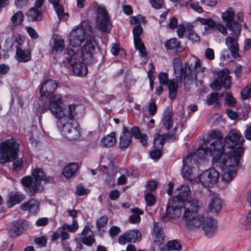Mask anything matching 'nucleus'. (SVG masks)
Here are the masks:
<instances>
[{
    "instance_id": "49",
    "label": "nucleus",
    "mask_w": 251,
    "mask_h": 251,
    "mask_svg": "<svg viewBox=\"0 0 251 251\" xmlns=\"http://www.w3.org/2000/svg\"><path fill=\"white\" fill-rule=\"evenodd\" d=\"M34 241L35 244L39 247L42 248L46 246L47 243V239L45 236H42L39 237L35 238Z\"/></svg>"
},
{
    "instance_id": "32",
    "label": "nucleus",
    "mask_w": 251,
    "mask_h": 251,
    "mask_svg": "<svg viewBox=\"0 0 251 251\" xmlns=\"http://www.w3.org/2000/svg\"><path fill=\"white\" fill-rule=\"evenodd\" d=\"M16 59L21 62H26L31 59V52L29 50H23L21 47L16 46Z\"/></svg>"
},
{
    "instance_id": "54",
    "label": "nucleus",
    "mask_w": 251,
    "mask_h": 251,
    "mask_svg": "<svg viewBox=\"0 0 251 251\" xmlns=\"http://www.w3.org/2000/svg\"><path fill=\"white\" fill-rule=\"evenodd\" d=\"M225 100L228 105L230 107H234L236 104V101L234 97L228 93L226 94Z\"/></svg>"
},
{
    "instance_id": "2",
    "label": "nucleus",
    "mask_w": 251,
    "mask_h": 251,
    "mask_svg": "<svg viewBox=\"0 0 251 251\" xmlns=\"http://www.w3.org/2000/svg\"><path fill=\"white\" fill-rule=\"evenodd\" d=\"M63 100L60 95L50 98L49 110L58 118L57 125L62 135L69 140H75L80 136V128L74 117L75 105L70 104L68 108L63 106Z\"/></svg>"
},
{
    "instance_id": "45",
    "label": "nucleus",
    "mask_w": 251,
    "mask_h": 251,
    "mask_svg": "<svg viewBox=\"0 0 251 251\" xmlns=\"http://www.w3.org/2000/svg\"><path fill=\"white\" fill-rule=\"evenodd\" d=\"M241 98L242 100H246L251 98V85H247L241 92Z\"/></svg>"
},
{
    "instance_id": "48",
    "label": "nucleus",
    "mask_w": 251,
    "mask_h": 251,
    "mask_svg": "<svg viewBox=\"0 0 251 251\" xmlns=\"http://www.w3.org/2000/svg\"><path fill=\"white\" fill-rule=\"evenodd\" d=\"M25 41V38L24 36L21 35H18L14 37L13 43L10 45V47L11 48L13 45H15L16 48L17 46L21 47L24 44Z\"/></svg>"
},
{
    "instance_id": "57",
    "label": "nucleus",
    "mask_w": 251,
    "mask_h": 251,
    "mask_svg": "<svg viewBox=\"0 0 251 251\" xmlns=\"http://www.w3.org/2000/svg\"><path fill=\"white\" fill-rule=\"evenodd\" d=\"M161 156V151L160 148L152 151L150 153V156L153 159H158Z\"/></svg>"
},
{
    "instance_id": "56",
    "label": "nucleus",
    "mask_w": 251,
    "mask_h": 251,
    "mask_svg": "<svg viewBox=\"0 0 251 251\" xmlns=\"http://www.w3.org/2000/svg\"><path fill=\"white\" fill-rule=\"evenodd\" d=\"M152 7L155 9H160L162 8L164 0H150Z\"/></svg>"
},
{
    "instance_id": "6",
    "label": "nucleus",
    "mask_w": 251,
    "mask_h": 251,
    "mask_svg": "<svg viewBox=\"0 0 251 251\" xmlns=\"http://www.w3.org/2000/svg\"><path fill=\"white\" fill-rule=\"evenodd\" d=\"M32 175L27 176L21 179V183L25 186V190L28 195L32 196L36 193L42 192L44 190V187L41 182H53L54 179L52 177H47L45 173L42 169H35Z\"/></svg>"
},
{
    "instance_id": "10",
    "label": "nucleus",
    "mask_w": 251,
    "mask_h": 251,
    "mask_svg": "<svg viewBox=\"0 0 251 251\" xmlns=\"http://www.w3.org/2000/svg\"><path fill=\"white\" fill-rule=\"evenodd\" d=\"M184 202L178 198H171L168 201L165 215L162 218V220L166 221V218L176 219L179 218L183 208Z\"/></svg>"
},
{
    "instance_id": "31",
    "label": "nucleus",
    "mask_w": 251,
    "mask_h": 251,
    "mask_svg": "<svg viewBox=\"0 0 251 251\" xmlns=\"http://www.w3.org/2000/svg\"><path fill=\"white\" fill-rule=\"evenodd\" d=\"M116 142V133L115 132H112L101 139L100 145L105 148H111L115 145Z\"/></svg>"
},
{
    "instance_id": "64",
    "label": "nucleus",
    "mask_w": 251,
    "mask_h": 251,
    "mask_svg": "<svg viewBox=\"0 0 251 251\" xmlns=\"http://www.w3.org/2000/svg\"><path fill=\"white\" fill-rule=\"evenodd\" d=\"M126 176H130V173L127 172L126 175H123L118 178L117 183L119 185H123L126 183Z\"/></svg>"
},
{
    "instance_id": "19",
    "label": "nucleus",
    "mask_w": 251,
    "mask_h": 251,
    "mask_svg": "<svg viewBox=\"0 0 251 251\" xmlns=\"http://www.w3.org/2000/svg\"><path fill=\"white\" fill-rule=\"evenodd\" d=\"M57 85L58 84L55 80L52 79L47 80L45 82L42 87L40 88V92L41 95L45 97H50V98L56 95H52V94L54 92ZM49 105L50 103L48 106L44 107V108L46 110L49 109L48 108Z\"/></svg>"
},
{
    "instance_id": "27",
    "label": "nucleus",
    "mask_w": 251,
    "mask_h": 251,
    "mask_svg": "<svg viewBox=\"0 0 251 251\" xmlns=\"http://www.w3.org/2000/svg\"><path fill=\"white\" fill-rule=\"evenodd\" d=\"M196 20L200 22L202 25H205L203 32L204 34L211 33L216 26V22L211 18L204 19L198 17Z\"/></svg>"
},
{
    "instance_id": "7",
    "label": "nucleus",
    "mask_w": 251,
    "mask_h": 251,
    "mask_svg": "<svg viewBox=\"0 0 251 251\" xmlns=\"http://www.w3.org/2000/svg\"><path fill=\"white\" fill-rule=\"evenodd\" d=\"M132 136L139 139L143 146L147 145L148 136L146 134L142 133L138 127L134 126L129 130L124 126L123 128V135L120 139L119 144L121 149L125 150L129 146L132 141Z\"/></svg>"
},
{
    "instance_id": "11",
    "label": "nucleus",
    "mask_w": 251,
    "mask_h": 251,
    "mask_svg": "<svg viewBox=\"0 0 251 251\" xmlns=\"http://www.w3.org/2000/svg\"><path fill=\"white\" fill-rule=\"evenodd\" d=\"M96 25L98 28L101 32L108 33L111 30L112 24L110 17L103 7H97Z\"/></svg>"
},
{
    "instance_id": "43",
    "label": "nucleus",
    "mask_w": 251,
    "mask_h": 251,
    "mask_svg": "<svg viewBox=\"0 0 251 251\" xmlns=\"http://www.w3.org/2000/svg\"><path fill=\"white\" fill-rule=\"evenodd\" d=\"M201 61L198 59L196 58L194 61V64H193V67H192V73L195 74L197 76V73L200 72L203 73L205 71L207 68L205 67L201 66ZM197 78L193 79L192 80H196Z\"/></svg>"
},
{
    "instance_id": "15",
    "label": "nucleus",
    "mask_w": 251,
    "mask_h": 251,
    "mask_svg": "<svg viewBox=\"0 0 251 251\" xmlns=\"http://www.w3.org/2000/svg\"><path fill=\"white\" fill-rule=\"evenodd\" d=\"M196 164V161L191 155H187L183 159V166L181 169V175L185 179L191 182H196V179L193 174L192 166Z\"/></svg>"
},
{
    "instance_id": "39",
    "label": "nucleus",
    "mask_w": 251,
    "mask_h": 251,
    "mask_svg": "<svg viewBox=\"0 0 251 251\" xmlns=\"http://www.w3.org/2000/svg\"><path fill=\"white\" fill-rule=\"evenodd\" d=\"M26 222L25 221H22L21 222H16L12 227L11 228V231L15 235H19L21 234L24 230L25 226V223Z\"/></svg>"
},
{
    "instance_id": "52",
    "label": "nucleus",
    "mask_w": 251,
    "mask_h": 251,
    "mask_svg": "<svg viewBox=\"0 0 251 251\" xmlns=\"http://www.w3.org/2000/svg\"><path fill=\"white\" fill-rule=\"evenodd\" d=\"M218 98L219 94L217 92L212 93L208 97L206 102L208 105H212L217 101Z\"/></svg>"
},
{
    "instance_id": "63",
    "label": "nucleus",
    "mask_w": 251,
    "mask_h": 251,
    "mask_svg": "<svg viewBox=\"0 0 251 251\" xmlns=\"http://www.w3.org/2000/svg\"><path fill=\"white\" fill-rule=\"evenodd\" d=\"M157 187V183L156 181L152 180L150 181L146 185V188L147 189L151 191H154L156 189Z\"/></svg>"
},
{
    "instance_id": "38",
    "label": "nucleus",
    "mask_w": 251,
    "mask_h": 251,
    "mask_svg": "<svg viewBox=\"0 0 251 251\" xmlns=\"http://www.w3.org/2000/svg\"><path fill=\"white\" fill-rule=\"evenodd\" d=\"M78 168V166L77 164L70 163L63 169L62 174L65 177L69 178L75 174Z\"/></svg>"
},
{
    "instance_id": "3",
    "label": "nucleus",
    "mask_w": 251,
    "mask_h": 251,
    "mask_svg": "<svg viewBox=\"0 0 251 251\" xmlns=\"http://www.w3.org/2000/svg\"><path fill=\"white\" fill-rule=\"evenodd\" d=\"M92 27L88 21L82 22L70 35L69 47L78 48L85 40V44L81 47V57L86 63L90 64L92 61L93 54L97 44L92 35Z\"/></svg>"
},
{
    "instance_id": "42",
    "label": "nucleus",
    "mask_w": 251,
    "mask_h": 251,
    "mask_svg": "<svg viewBox=\"0 0 251 251\" xmlns=\"http://www.w3.org/2000/svg\"><path fill=\"white\" fill-rule=\"evenodd\" d=\"M78 228V224L76 220H73L71 225L64 224L58 227V230H66L71 232H75Z\"/></svg>"
},
{
    "instance_id": "8",
    "label": "nucleus",
    "mask_w": 251,
    "mask_h": 251,
    "mask_svg": "<svg viewBox=\"0 0 251 251\" xmlns=\"http://www.w3.org/2000/svg\"><path fill=\"white\" fill-rule=\"evenodd\" d=\"M244 141L243 136H242L239 131L236 129L231 130L225 139H223V144L226 154L227 156L230 155L232 156V162L234 161L233 150L238 148H242L244 150V148L242 146H239L236 148H234V147L238 145H240Z\"/></svg>"
},
{
    "instance_id": "53",
    "label": "nucleus",
    "mask_w": 251,
    "mask_h": 251,
    "mask_svg": "<svg viewBox=\"0 0 251 251\" xmlns=\"http://www.w3.org/2000/svg\"><path fill=\"white\" fill-rule=\"evenodd\" d=\"M188 38L190 40L194 42H198L200 40V37L197 33L193 29L188 30Z\"/></svg>"
},
{
    "instance_id": "22",
    "label": "nucleus",
    "mask_w": 251,
    "mask_h": 251,
    "mask_svg": "<svg viewBox=\"0 0 251 251\" xmlns=\"http://www.w3.org/2000/svg\"><path fill=\"white\" fill-rule=\"evenodd\" d=\"M176 129L174 128L172 130L173 133L170 134H165L161 135L159 133H156L154 135V146L156 148H162L163 147L164 144L165 142H172L176 139V136L175 135V132Z\"/></svg>"
},
{
    "instance_id": "25",
    "label": "nucleus",
    "mask_w": 251,
    "mask_h": 251,
    "mask_svg": "<svg viewBox=\"0 0 251 251\" xmlns=\"http://www.w3.org/2000/svg\"><path fill=\"white\" fill-rule=\"evenodd\" d=\"M222 206L221 199L217 197H213L209 201L207 211L212 214H217L221 211Z\"/></svg>"
},
{
    "instance_id": "60",
    "label": "nucleus",
    "mask_w": 251,
    "mask_h": 251,
    "mask_svg": "<svg viewBox=\"0 0 251 251\" xmlns=\"http://www.w3.org/2000/svg\"><path fill=\"white\" fill-rule=\"evenodd\" d=\"M205 56L206 59L212 60L214 59V52L213 49L208 48L205 50Z\"/></svg>"
},
{
    "instance_id": "28",
    "label": "nucleus",
    "mask_w": 251,
    "mask_h": 251,
    "mask_svg": "<svg viewBox=\"0 0 251 251\" xmlns=\"http://www.w3.org/2000/svg\"><path fill=\"white\" fill-rule=\"evenodd\" d=\"M182 82V79H180V77H176V79L169 80L167 84L169 89V96L172 100L176 98L178 88V82Z\"/></svg>"
},
{
    "instance_id": "41",
    "label": "nucleus",
    "mask_w": 251,
    "mask_h": 251,
    "mask_svg": "<svg viewBox=\"0 0 251 251\" xmlns=\"http://www.w3.org/2000/svg\"><path fill=\"white\" fill-rule=\"evenodd\" d=\"M131 212L133 214L129 217V221L131 223H137L140 221V215H142L144 212L142 210L138 208L131 209Z\"/></svg>"
},
{
    "instance_id": "47",
    "label": "nucleus",
    "mask_w": 251,
    "mask_h": 251,
    "mask_svg": "<svg viewBox=\"0 0 251 251\" xmlns=\"http://www.w3.org/2000/svg\"><path fill=\"white\" fill-rule=\"evenodd\" d=\"M145 199L147 205L151 206L156 203V199L154 196L150 192H147L145 195Z\"/></svg>"
},
{
    "instance_id": "50",
    "label": "nucleus",
    "mask_w": 251,
    "mask_h": 251,
    "mask_svg": "<svg viewBox=\"0 0 251 251\" xmlns=\"http://www.w3.org/2000/svg\"><path fill=\"white\" fill-rule=\"evenodd\" d=\"M158 77L159 83L163 85H167L168 83V75L166 73L160 72L158 74Z\"/></svg>"
},
{
    "instance_id": "26",
    "label": "nucleus",
    "mask_w": 251,
    "mask_h": 251,
    "mask_svg": "<svg viewBox=\"0 0 251 251\" xmlns=\"http://www.w3.org/2000/svg\"><path fill=\"white\" fill-rule=\"evenodd\" d=\"M101 166L105 169V170L103 171L104 173L111 176H114L116 173V167L111 159L103 157L101 158Z\"/></svg>"
},
{
    "instance_id": "17",
    "label": "nucleus",
    "mask_w": 251,
    "mask_h": 251,
    "mask_svg": "<svg viewBox=\"0 0 251 251\" xmlns=\"http://www.w3.org/2000/svg\"><path fill=\"white\" fill-rule=\"evenodd\" d=\"M142 235L138 229H132L125 232L118 239L119 243L125 245L128 242L136 243L141 240Z\"/></svg>"
},
{
    "instance_id": "29",
    "label": "nucleus",
    "mask_w": 251,
    "mask_h": 251,
    "mask_svg": "<svg viewBox=\"0 0 251 251\" xmlns=\"http://www.w3.org/2000/svg\"><path fill=\"white\" fill-rule=\"evenodd\" d=\"M20 208L22 211H28L29 213H35L39 210V203L37 201L31 199L23 203Z\"/></svg>"
},
{
    "instance_id": "13",
    "label": "nucleus",
    "mask_w": 251,
    "mask_h": 251,
    "mask_svg": "<svg viewBox=\"0 0 251 251\" xmlns=\"http://www.w3.org/2000/svg\"><path fill=\"white\" fill-rule=\"evenodd\" d=\"M235 12L232 7H229L222 14V20L226 22L227 28L235 33L240 32L241 25L235 20Z\"/></svg>"
},
{
    "instance_id": "55",
    "label": "nucleus",
    "mask_w": 251,
    "mask_h": 251,
    "mask_svg": "<svg viewBox=\"0 0 251 251\" xmlns=\"http://www.w3.org/2000/svg\"><path fill=\"white\" fill-rule=\"evenodd\" d=\"M157 111V105L155 101L151 102L149 105L148 111L149 115L151 116L154 115Z\"/></svg>"
},
{
    "instance_id": "16",
    "label": "nucleus",
    "mask_w": 251,
    "mask_h": 251,
    "mask_svg": "<svg viewBox=\"0 0 251 251\" xmlns=\"http://www.w3.org/2000/svg\"><path fill=\"white\" fill-rule=\"evenodd\" d=\"M142 32L143 28L140 25L135 26L132 30L135 47L139 50L141 55L145 57L147 55V53L145 45L141 41V39L140 37Z\"/></svg>"
},
{
    "instance_id": "37",
    "label": "nucleus",
    "mask_w": 251,
    "mask_h": 251,
    "mask_svg": "<svg viewBox=\"0 0 251 251\" xmlns=\"http://www.w3.org/2000/svg\"><path fill=\"white\" fill-rule=\"evenodd\" d=\"M42 12L41 9L31 8L27 13V18L30 21H41L42 19Z\"/></svg>"
},
{
    "instance_id": "33",
    "label": "nucleus",
    "mask_w": 251,
    "mask_h": 251,
    "mask_svg": "<svg viewBox=\"0 0 251 251\" xmlns=\"http://www.w3.org/2000/svg\"><path fill=\"white\" fill-rule=\"evenodd\" d=\"M53 45L50 51L52 54L60 53L65 47L64 40L61 37H56L53 39Z\"/></svg>"
},
{
    "instance_id": "21",
    "label": "nucleus",
    "mask_w": 251,
    "mask_h": 251,
    "mask_svg": "<svg viewBox=\"0 0 251 251\" xmlns=\"http://www.w3.org/2000/svg\"><path fill=\"white\" fill-rule=\"evenodd\" d=\"M173 115L172 110L170 108L167 107L163 113L161 122L159 124L160 132L167 131L173 126Z\"/></svg>"
},
{
    "instance_id": "30",
    "label": "nucleus",
    "mask_w": 251,
    "mask_h": 251,
    "mask_svg": "<svg viewBox=\"0 0 251 251\" xmlns=\"http://www.w3.org/2000/svg\"><path fill=\"white\" fill-rule=\"evenodd\" d=\"M23 200V196L22 194L18 192H11L8 195L7 205L8 207H11L20 203Z\"/></svg>"
},
{
    "instance_id": "1",
    "label": "nucleus",
    "mask_w": 251,
    "mask_h": 251,
    "mask_svg": "<svg viewBox=\"0 0 251 251\" xmlns=\"http://www.w3.org/2000/svg\"><path fill=\"white\" fill-rule=\"evenodd\" d=\"M203 144L199 146L197 150L191 155L196 161L197 157L202 159L206 156H212L213 163L223 169L222 178L226 182L233 180L236 176V167H240L241 159L244 154L242 148H238L233 150L234 161L232 156L226 154L223 144L222 133L216 129L211 130L203 136Z\"/></svg>"
},
{
    "instance_id": "9",
    "label": "nucleus",
    "mask_w": 251,
    "mask_h": 251,
    "mask_svg": "<svg viewBox=\"0 0 251 251\" xmlns=\"http://www.w3.org/2000/svg\"><path fill=\"white\" fill-rule=\"evenodd\" d=\"M173 64L176 77H180V79H181L183 75L185 83H188L189 81H192L193 79L196 78V75L192 73V63L185 64L184 68L181 59L178 57H176L173 59Z\"/></svg>"
},
{
    "instance_id": "44",
    "label": "nucleus",
    "mask_w": 251,
    "mask_h": 251,
    "mask_svg": "<svg viewBox=\"0 0 251 251\" xmlns=\"http://www.w3.org/2000/svg\"><path fill=\"white\" fill-rule=\"evenodd\" d=\"M24 18V15L21 11H18L11 18V21L14 25H18L21 24Z\"/></svg>"
},
{
    "instance_id": "59",
    "label": "nucleus",
    "mask_w": 251,
    "mask_h": 251,
    "mask_svg": "<svg viewBox=\"0 0 251 251\" xmlns=\"http://www.w3.org/2000/svg\"><path fill=\"white\" fill-rule=\"evenodd\" d=\"M143 21V17L141 15H138L136 16H132L130 19V22L131 25H135L140 24Z\"/></svg>"
},
{
    "instance_id": "36",
    "label": "nucleus",
    "mask_w": 251,
    "mask_h": 251,
    "mask_svg": "<svg viewBox=\"0 0 251 251\" xmlns=\"http://www.w3.org/2000/svg\"><path fill=\"white\" fill-rule=\"evenodd\" d=\"M178 192L177 196L174 198H178L180 200L187 201L188 197L191 194L190 187L188 185H182L178 188Z\"/></svg>"
},
{
    "instance_id": "58",
    "label": "nucleus",
    "mask_w": 251,
    "mask_h": 251,
    "mask_svg": "<svg viewBox=\"0 0 251 251\" xmlns=\"http://www.w3.org/2000/svg\"><path fill=\"white\" fill-rule=\"evenodd\" d=\"M26 31L28 33L30 37L32 38L36 39L38 38V35L36 31L32 27L28 26L26 27Z\"/></svg>"
},
{
    "instance_id": "40",
    "label": "nucleus",
    "mask_w": 251,
    "mask_h": 251,
    "mask_svg": "<svg viewBox=\"0 0 251 251\" xmlns=\"http://www.w3.org/2000/svg\"><path fill=\"white\" fill-rule=\"evenodd\" d=\"M181 246L176 240L169 242L166 246L161 248V251H180Z\"/></svg>"
},
{
    "instance_id": "18",
    "label": "nucleus",
    "mask_w": 251,
    "mask_h": 251,
    "mask_svg": "<svg viewBox=\"0 0 251 251\" xmlns=\"http://www.w3.org/2000/svg\"><path fill=\"white\" fill-rule=\"evenodd\" d=\"M93 227L94 225L93 224L87 222L81 233L82 236L81 242L88 246H92L95 242L94 233L92 230Z\"/></svg>"
},
{
    "instance_id": "24",
    "label": "nucleus",
    "mask_w": 251,
    "mask_h": 251,
    "mask_svg": "<svg viewBox=\"0 0 251 251\" xmlns=\"http://www.w3.org/2000/svg\"><path fill=\"white\" fill-rule=\"evenodd\" d=\"M230 77L227 75H224L223 76H219L211 84V88L214 90H219L222 86L226 89L230 87Z\"/></svg>"
},
{
    "instance_id": "51",
    "label": "nucleus",
    "mask_w": 251,
    "mask_h": 251,
    "mask_svg": "<svg viewBox=\"0 0 251 251\" xmlns=\"http://www.w3.org/2000/svg\"><path fill=\"white\" fill-rule=\"evenodd\" d=\"M108 221V218L105 216H103L100 218L97 221V227L99 230H100V228L105 226Z\"/></svg>"
},
{
    "instance_id": "23",
    "label": "nucleus",
    "mask_w": 251,
    "mask_h": 251,
    "mask_svg": "<svg viewBox=\"0 0 251 251\" xmlns=\"http://www.w3.org/2000/svg\"><path fill=\"white\" fill-rule=\"evenodd\" d=\"M202 202L199 200L193 199L184 202V212L183 215L194 214L197 213L201 206Z\"/></svg>"
},
{
    "instance_id": "34",
    "label": "nucleus",
    "mask_w": 251,
    "mask_h": 251,
    "mask_svg": "<svg viewBox=\"0 0 251 251\" xmlns=\"http://www.w3.org/2000/svg\"><path fill=\"white\" fill-rule=\"evenodd\" d=\"M162 226L160 223H156L153 226V236L154 237V242L158 246L161 244L162 241L164 239V233L162 231Z\"/></svg>"
},
{
    "instance_id": "5",
    "label": "nucleus",
    "mask_w": 251,
    "mask_h": 251,
    "mask_svg": "<svg viewBox=\"0 0 251 251\" xmlns=\"http://www.w3.org/2000/svg\"><path fill=\"white\" fill-rule=\"evenodd\" d=\"M19 144L13 138L8 139L0 144V163L13 162V170L20 171L22 168L23 161L22 158L17 157L19 151Z\"/></svg>"
},
{
    "instance_id": "14",
    "label": "nucleus",
    "mask_w": 251,
    "mask_h": 251,
    "mask_svg": "<svg viewBox=\"0 0 251 251\" xmlns=\"http://www.w3.org/2000/svg\"><path fill=\"white\" fill-rule=\"evenodd\" d=\"M219 176V172L214 168H211L202 173L199 177L196 178V182L199 181L203 186L209 187L218 181Z\"/></svg>"
},
{
    "instance_id": "12",
    "label": "nucleus",
    "mask_w": 251,
    "mask_h": 251,
    "mask_svg": "<svg viewBox=\"0 0 251 251\" xmlns=\"http://www.w3.org/2000/svg\"><path fill=\"white\" fill-rule=\"evenodd\" d=\"M76 50H74L71 47L68 48L67 52L70 57L68 59V63L72 67L74 74L80 76H84L87 73V68L84 63L76 61Z\"/></svg>"
},
{
    "instance_id": "62",
    "label": "nucleus",
    "mask_w": 251,
    "mask_h": 251,
    "mask_svg": "<svg viewBox=\"0 0 251 251\" xmlns=\"http://www.w3.org/2000/svg\"><path fill=\"white\" fill-rule=\"evenodd\" d=\"M120 231V228L116 226H112L109 230V234L112 238L116 236Z\"/></svg>"
},
{
    "instance_id": "35",
    "label": "nucleus",
    "mask_w": 251,
    "mask_h": 251,
    "mask_svg": "<svg viewBox=\"0 0 251 251\" xmlns=\"http://www.w3.org/2000/svg\"><path fill=\"white\" fill-rule=\"evenodd\" d=\"M49 1L53 5L58 18L60 20H65L68 19L69 14L64 12L63 7L59 3L60 0H49Z\"/></svg>"
},
{
    "instance_id": "20",
    "label": "nucleus",
    "mask_w": 251,
    "mask_h": 251,
    "mask_svg": "<svg viewBox=\"0 0 251 251\" xmlns=\"http://www.w3.org/2000/svg\"><path fill=\"white\" fill-rule=\"evenodd\" d=\"M240 33H235L232 32V36H228L226 39V45L231 51V55L234 58L240 57L238 43V39Z\"/></svg>"
},
{
    "instance_id": "4",
    "label": "nucleus",
    "mask_w": 251,
    "mask_h": 251,
    "mask_svg": "<svg viewBox=\"0 0 251 251\" xmlns=\"http://www.w3.org/2000/svg\"><path fill=\"white\" fill-rule=\"evenodd\" d=\"M182 218L188 229L195 230L201 227L207 236L212 235L217 230L216 221L211 217L194 214L183 215Z\"/></svg>"
},
{
    "instance_id": "61",
    "label": "nucleus",
    "mask_w": 251,
    "mask_h": 251,
    "mask_svg": "<svg viewBox=\"0 0 251 251\" xmlns=\"http://www.w3.org/2000/svg\"><path fill=\"white\" fill-rule=\"evenodd\" d=\"M190 6L194 11L199 13H201L202 12V8L200 5H199L198 1H194L191 3L190 4Z\"/></svg>"
},
{
    "instance_id": "46",
    "label": "nucleus",
    "mask_w": 251,
    "mask_h": 251,
    "mask_svg": "<svg viewBox=\"0 0 251 251\" xmlns=\"http://www.w3.org/2000/svg\"><path fill=\"white\" fill-rule=\"evenodd\" d=\"M179 45L176 38H172L165 43V47L167 50H173L176 48Z\"/></svg>"
}]
</instances>
